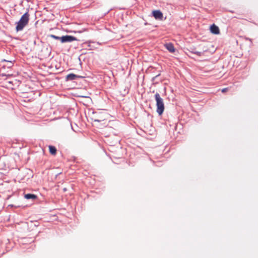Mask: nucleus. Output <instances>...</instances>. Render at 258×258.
Here are the masks:
<instances>
[{
    "instance_id": "obj_14",
    "label": "nucleus",
    "mask_w": 258,
    "mask_h": 258,
    "mask_svg": "<svg viewBox=\"0 0 258 258\" xmlns=\"http://www.w3.org/2000/svg\"><path fill=\"white\" fill-rule=\"evenodd\" d=\"M3 61H7V60H5V59H4Z\"/></svg>"
},
{
    "instance_id": "obj_10",
    "label": "nucleus",
    "mask_w": 258,
    "mask_h": 258,
    "mask_svg": "<svg viewBox=\"0 0 258 258\" xmlns=\"http://www.w3.org/2000/svg\"><path fill=\"white\" fill-rule=\"evenodd\" d=\"M49 150L50 153L52 155H55L56 154V148L52 146H50L49 147Z\"/></svg>"
},
{
    "instance_id": "obj_7",
    "label": "nucleus",
    "mask_w": 258,
    "mask_h": 258,
    "mask_svg": "<svg viewBox=\"0 0 258 258\" xmlns=\"http://www.w3.org/2000/svg\"><path fill=\"white\" fill-rule=\"evenodd\" d=\"M164 45L166 48L170 52H174L175 51L174 47L172 43H167L165 44Z\"/></svg>"
},
{
    "instance_id": "obj_4",
    "label": "nucleus",
    "mask_w": 258,
    "mask_h": 258,
    "mask_svg": "<svg viewBox=\"0 0 258 258\" xmlns=\"http://www.w3.org/2000/svg\"><path fill=\"white\" fill-rule=\"evenodd\" d=\"M76 40L77 39L75 37L69 35H66L60 37V41L62 43L72 42Z\"/></svg>"
},
{
    "instance_id": "obj_3",
    "label": "nucleus",
    "mask_w": 258,
    "mask_h": 258,
    "mask_svg": "<svg viewBox=\"0 0 258 258\" xmlns=\"http://www.w3.org/2000/svg\"><path fill=\"white\" fill-rule=\"evenodd\" d=\"M107 116V114L105 112H95L92 119L95 122H102L106 119Z\"/></svg>"
},
{
    "instance_id": "obj_5",
    "label": "nucleus",
    "mask_w": 258,
    "mask_h": 258,
    "mask_svg": "<svg viewBox=\"0 0 258 258\" xmlns=\"http://www.w3.org/2000/svg\"><path fill=\"white\" fill-rule=\"evenodd\" d=\"M153 15L156 19H162L163 14L160 11H154L153 12Z\"/></svg>"
},
{
    "instance_id": "obj_2",
    "label": "nucleus",
    "mask_w": 258,
    "mask_h": 258,
    "mask_svg": "<svg viewBox=\"0 0 258 258\" xmlns=\"http://www.w3.org/2000/svg\"><path fill=\"white\" fill-rule=\"evenodd\" d=\"M155 98L156 102L157 112L159 115H161L164 110L163 100L160 97V94L157 92L155 95Z\"/></svg>"
},
{
    "instance_id": "obj_13",
    "label": "nucleus",
    "mask_w": 258,
    "mask_h": 258,
    "mask_svg": "<svg viewBox=\"0 0 258 258\" xmlns=\"http://www.w3.org/2000/svg\"><path fill=\"white\" fill-rule=\"evenodd\" d=\"M227 90H228L227 88H224V89H223L222 90V92H226L227 91Z\"/></svg>"
},
{
    "instance_id": "obj_11",
    "label": "nucleus",
    "mask_w": 258,
    "mask_h": 258,
    "mask_svg": "<svg viewBox=\"0 0 258 258\" xmlns=\"http://www.w3.org/2000/svg\"><path fill=\"white\" fill-rule=\"evenodd\" d=\"M50 37L53 38H54V39H55L60 40V37L56 36L54 35H51Z\"/></svg>"
},
{
    "instance_id": "obj_12",
    "label": "nucleus",
    "mask_w": 258,
    "mask_h": 258,
    "mask_svg": "<svg viewBox=\"0 0 258 258\" xmlns=\"http://www.w3.org/2000/svg\"><path fill=\"white\" fill-rule=\"evenodd\" d=\"M195 54H197L198 55H199V56H201L203 53L201 52H199V51H195L194 52Z\"/></svg>"
},
{
    "instance_id": "obj_9",
    "label": "nucleus",
    "mask_w": 258,
    "mask_h": 258,
    "mask_svg": "<svg viewBox=\"0 0 258 258\" xmlns=\"http://www.w3.org/2000/svg\"><path fill=\"white\" fill-rule=\"evenodd\" d=\"M24 197L25 199H28H28L34 200V199H36L37 197L36 195H35L34 194H28L25 195Z\"/></svg>"
},
{
    "instance_id": "obj_8",
    "label": "nucleus",
    "mask_w": 258,
    "mask_h": 258,
    "mask_svg": "<svg viewBox=\"0 0 258 258\" xmlns=\"http://www.w3.org/2000/svg\"><path fill=\"white\" fill-rule=\"evenodd\" d=\"M78 78H79V76L74 74H70L67 76L66 79L67 80H74Z\"/></svg>"
},
{
    "instance_id": "obj_1",
    "label": "nucleus",
    "mask_w": 258,
    "mask_h": 258,
    "mask_svg": "<svg viewBox=\"0 0 258 258\" xmlns=\"http://www.w3.org/2000/svg\"><path fill=\"white\" fill-rule=\"evenodd\" d=\"M29 20V15L28 13H25L17 23L16 30L21 31L28 24Z\"/></svg>"
},
{
    "instance_id": "obj_6",
    "label": "nucleus",
    "mask_w": 258,
    "mask_h": 258,
    "mask_svg": "<svg viewBox=\"0 0 258 258\" xmlns=\"http://www.w3.org/2000/svg\"><path fill=\"white\" fill-rule=\"evenodd\" d=\"M210 31L212 33L214 34H219L220 33V31L218 27L216 26L215 24H213L210 27Z\"/></svg>"
}]
</instances>
